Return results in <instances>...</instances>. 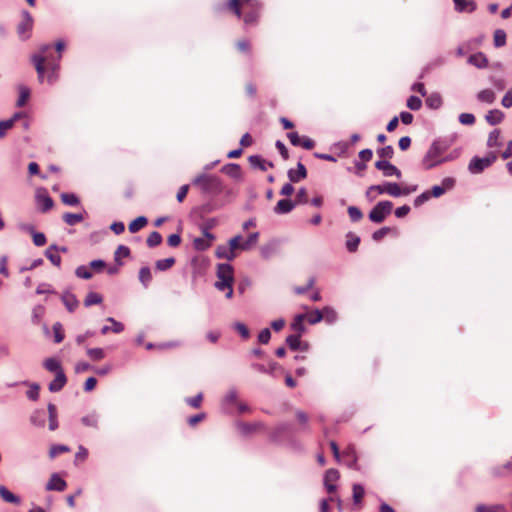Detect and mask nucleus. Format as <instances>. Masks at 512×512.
I'll return each instance as SVG.
<instances>
[{"mask_svg":"<svg viewBox=\"0 0 512 512\" xmlns=\"http://www.w3.org/2000/svg\"><path fill=\"white\" fill-rule=\"evenodd\" d=\"M192 184L203 193L215 196L221 194L224 189L223 183L218 176L207 173L197 175L192 180Z\"/></svg>","mask_w":512,"mask_h":512,"instance_id":"nucleus-1","label":"nucleus"},{"mask_svg":"<svg viewBox=\"0 0 512 512\" xmlns=\"http://www.w3.org/2000/svg\"><path fill=\"white\" fill-rule=\"evenodd\" d=\"M447 148L448 145L446 141H434L423 159V165L425 166V168L431 169L436 165L446 161V156L444 155V153L447 150Z\"/></svg>","mask_w":512,"mask_h":512,"instance_id":"nucleus-2","label":"nucleus"},{"mask_svg":"<svg viewBox=\"0 0 512 512\" xmlns=\"http://www.w3.org/2000/svg\"><path fill=\"white\" fill-rule=\"evenodd\" d=\"M393 203L388 200L378 202L369 212V220L374 223H382L385 218L392 212Z\"/></svg>","mask_w":512,"mask_h":512,"instance_id":"nucleus-3","label":"nucleus"},{"mask_svg":"<svg viewBox=\"0 0 512 512\" xmlns=\"http://www.w3.org/2000/svg\"><path fill=\"white\" fill-rule=\"evenodd\" d=\"M497 159V155L495 152L488 153L487 156L480 158V157H473L469 163V171L473 174H479L484 169L491 166Z\"/></svg>","mask_w":512,"mask_h":512,"instance_id":"nucleus-4","label":"nucleus"},{"mask_svg":"<svg viewBox=\"0 0 512 512\" xmlns=\"http://www.w3.org/2000/svg\"><path fill=\"white\" fill-rule=\"evenodd\" d=\"M21 16L22 20L17 25V33L22 40H27L33 27V17L27 10H23Z\"/></svg>","mask_w":512,"mask_h":512,"instance_id":"nucleus-5","label":"nucleus"},{"mask_svg":"<svg viewBox=\"0 0 512 512\" xmlns=\"http://www.w3.org/2000/svg\"><path fill=\"white\" fill-rule=\"evenodd\" d=\"M376 191L378 194L387 193L393 197L400 196V186L395 182H386L382 185H371L366 191V197H369V192Z\"/></svg>","mask_w":512,"mask_h":512,"instance_id":"nucleus-6","label":"nucleus"},{"mask_svg":"<svg viewBox=\"0 0 512 512\" xmlns=\"http://www.w3.org/2000/svg\"><path fill=\"white\" fill-rule=\"evenodd\" d=\"M35 201H36L38 209L42 213L48 212L54 206V201L49 196V194L45 188L37 189L36 194H35Z\"/></svg>","mask_w":512,"mask_h":512,"instance_id":"nucleus-7","label":"nucleus"},{"mask_svg":"<svg viewBox=\"0 0 512 512\" xmlns=\"http://www.w3.org/2000/svg\"><path fill=\"white\" fill-rule=\"evenodd\" d=\"M47 59L48 56L45 55H32L31 62L34 64L35 70L37 72L38 81L43 83L45 80V74L47 72Z\"/></svg>","mask_w":512,"mask_h":512,"instance_id":"nucleus-8","label":"nucleus"},{"mask_svg":"<svg viewBox=\"0 0 512 512\" xmlns=\"http://www.w3.org/2000/svg\"><path fill=\"white\" fill-rule=\"evenodd\" d=\"M375 168L381 170L385 177L396 176L401 178V171L388 160H378L375 162Z\"/></svg>","mask_w":512,"mask_h":512,"instance_id":"nucleus-9","label":"nucleus"},{"mask_svg":"<svg viewBox=\"0 0 512 512\" xmlns=\"http://www.w3.org/2000/svg\"><path fill=\"white\" fill-rule=\"evenodd\" d=\"M233 267L229 263H220L217 265L216 275L218 280L222 282L234 283Z\"/></svg>","mask_w":512,"mask_h":512,"instance_id":"nucleus-10","label":"nucleus"},{"mask_svg":"<svg viewBox=\"0 0 512 512\" xmlns=\"http://www.w3.org/2000/svg\"><path fill=\"white\" fill-rule=\"evenodd\" d=\"M340 477L338 470L334 468H330L325 472L324 475V486L326 487L329 493H333L336 491L337 486L334 484Z\"/></svg>","mask_w":512,"mask_h":512,"instance_id":"nucleus-11","label":"nucleus"},{"mask_svg":"<svg viewBox=\"0 0 512 512\" xmlns=\"http://www.w3.org/2000/svg\"><path fill=\"white\" fill-rule=\"evenodd\" d=\"M67 483L57 473H53L47 482L45 489L47 491H59L62 492L66 489Z\"/></svg>","mask_w":512,"mask_h":512,"instance_id":"nucleus-12","label":"nucleus"},{"mask_svg":"<svg viewBox=\"0 0 512 512\" xmlns=\"http://www.w3.org/2000/svg\"><path fill=\"white\" fill-rule=\"evenodd\" d=\"M287 176L292 183H298L307 177V169L303 163L298 162L297 169H289Z\"/></svg>","mask_w":512,"mask_h":512,"instance_id":"nucleus-13","label":"nucleus"},{"mask_svg":"<svg viewBox=\"0 0 512 512\" xmlns=\"http://www.w3.org/2000/svg\"><path fill=\"white\" fill-rule=\"evenodd\" d=\"M67 383V377L64 371H60L55 375V378L49 383L48 389L52 393L59 392Z\"/></svg>","mask_w":512,"mask_h":512,"instance_id":"nucleus-14","label":"nucleus"},{"mask_svg":"<svg viewBox=\"0 0 512 512\" xmlns=\"http://www.w3.org/2000/svg\"><path fill=\"white\" fill-rule=\"evenodd\" d=\"M455 10L460 13H472L476 10V3L473 0H453Z\"/></svg>","mask_w":512,"mask_h":512,"instance_id":"nucleus-15","label":"nucleus"},{"mask_svg":"<svg viewBox=\"0 0 512 512\" xmlns=\"http://www.w3.org/2000/svg\"><path fill=\"white\" fill-rule=\"evenodd\" d=\"M296 207V203L290 199H281L277 202L274 207V212L276 214H287L290 213Z\"/></svg>","mask_w":512,"mask_h":512,"instance_id":"nucleus-16","label":"nucleus"},{"mask_svg":"<svg viewBox=\"0 0 512 512\" xmlns=\"http://www.w3.org/2000/svg\"><path fill=\"white\" fill-rule=\"evenodd\" d=\"M58 249V245L52 244L45 250L44 253L47 259L56 267H60L61 265V257L57 254Z\"/></svg>","mask_w":512,"mask_h":512,"instance_id":"nucleus-17","label":"nucleus"},{"mask_svg":"<svg viewBox=\"0 0 512 512\" xmlns=\"http://www.w3.org/2000/svg\"><path fill=\"white\" fill-rule=\"evenodd\" d=\"M58 68H59V65H58L57 61H51L50 57L48 56L46 80H47V82L50 85L54 84L57 81V78H58L57 70H58Z\"/></svg>","mask_w":512,"mask_h":512,"instance_id":"nucleus-18","label":"nucleus"},{"mask_svg":"<svg viewBox=\"0 0 512 512\" xmlns=\"http://www.w3.org/2000/svg\"><path fill=\"white\" fill-rule=\"evenodd\" d=\"M221 171L233 179H241V167L236 163H228L221 168Z\"/></svg>","mask_w":512,"mask_h":512,"instance_id":"nucleus-19","label":"nucleus"},{"mask_svg":"<svg viewBox=\"0 0 512 512\" xmlns=\"http://www.w3.org/2000/svg\"><path fill=\"white\" fill-rule=\"evenodd\" d=\"M61 299L69 312H73L79 305V301L73 293L65 292Z\"/></svg>","mask_w":512,"mask_h":512,"instance_id":"nucleus-20","label":"nucleus"},{"mask_svg":"<svg viewBox=\"0 0 512 512\" xmlns=\"http://www.w3.org/2000/svg\"><path fill=\"white\" fill-rule=\"evenodd\" d=\"M468 62L477 68H486L488 66V59L482 52L471 55Z\"/></svg>","mask_w":512,"mask_h":512,"instance_id":"nucleus-21","label":"nucleus"},{"mask_svg":"<svg viewBox=\"0 0 512 512\" xmlns=\"http://www.w3.org/2000/svg\"><path fill=\"white\" fill-rule=\"evenodd\" d=\"M306 318V314H298L294 317L291 323V329L296 332L298 335H303L306 331V327L304 325V320Z\"/></svg>","mask_w":512,"mask_h":512,"instance_id":"nucleus-22","label":"nucleus"},{"mask_svg":"<svg viewBox=\"0 0 512 512\" xmlns=\"http://www.w3.org/2000/svg\"><path fill=\"white\" fill-rule=\"evenodd\" d=\"M360 244V237L352 232L346 234V248L349 252L354 253L357 251Z\"/></svg>","mask_w":512,"mask_h":512,"instance_id":"nucleus-23","label":"nucleus"},{"mask_svg":"<svg viewBox=\"0 0 512 512\" xmlns=\"http://www.w3.org/2000/svg\"><path fill=\"white\" fill-rule=\"evenodd\" d=\"M0 496L1 498L8 503L19 505L21 503V499L10 492L5 486L0 485Z\"/></svg>","mask_w":512,"mask_h":512,"instance_id":"nucleus-24","label":"nucleus"},{"mask_svg":"<svg viewBox=\"0 0 512 512\" xmlns=\"http://www.w3.org/2000/svg\"><path fill=\"white\" fill-rule=\"evenodd\" d=\"M30 422L37 427H44L46 422V413L43 409L35 410L30 416Z\"/></svg>","mask_w":512,"mask_h":512,"instance_id":"nucleus-25","label":"nucleus"},{"mask_svg":"<svg viewBox=\"0 0 512 512\" xmlns=\"http://www.w3.org/2000/svg\"><path fill=\"white\" fill-rule=\"evenodd\" d=\"M215 255L219 259H226L228 261H232L236 257L235 252H233L230 247L224 245H220L216 248Z\"/></svg>","mask_w":512,"mask_h":512,"instance_id":"nucleus-26","label":"nucleus"},{"mask_svg":"<svg viewBox=\"0 0 512 512\" xmlns=\"http://www.w3.org/2000/svg\"><path fill=\"white\" fill-rule=\"evenodd\" d=\"M240 432L243 435H248L252 432H255L260 429H264V424L262 422L256 423H240L238 425Z\"/></svg>","mask_w":512,"mask_h":512,"instance_id":"nucleus-27","label":"nucleus"},{"mask_svg":"<svg viewBox=\"0 0 512 512\" xmlns=\"http://www.w3.org/2000/svg\"><path fill=\"white\" fill-rule=\"evenodd\" d=\"M485 119L490 125H497L503 121L504 113L498 109L490 110L485 115Z\"/></svg>","mask_w":512,"mask_h":512,"instance_id":"nucleus-28","label":"nucleus"},{"mask_svg":"<svg viewBox=\"0 0 512 512\" xmlns=\"http://www.w3.org/2000/svg\"><path fill=\"white\" fill-rule=\"evenodd\" d=\"M48 416H49V429L51 431H55L58 428V420H57V409L53 403H49L47 406Z\"/></svg>","mask_w":512,"mask_h":512,"instance_id":"nucleus-29","label":"nucleus"},{"mask_svg":"<svg viewBox=\"0 0 512 512\" xmlns=\"http://www.w3.org/2000/svg\"><path fill=\"white\" fill-rule=\"evenodd\" d=\"M43 366L49 372H54L56 374L60 371H64L61 366L60 361L57 360L56 358H52V357L45 359L43 362Z\"/></svg>","mask_w":512,"mask_h":512,"instance_id":"nucleus-30","label":"nucleus"},{"mask_svg":"<svg viewBox=\"0 0 512 512\" xmlns=\"http://www.w3.org/2000/svg\"><path fill=\"white\" fill-rule=\"evenodd\" d=\"M475 512H506V508L502 504H494V505L478 504L475 507Z\"/></svg>","mask_w":512,"mask_h":512,"instance_id":"nucleus-31","label":"nucleus"},{"mask_svg":"<svg viewBox=\"0 0 512 512\" xmlns=\"http://www.w3.org/2000/svg\"><path fill=\"white\" fill-rule=\"evenodd\" d=\"M321 314L323 316V320L327 322L328 324H333L336 322L338 315L334 308L330 306H325L321 310Z\"/></svg>","mask_w":512,"mask_h":512,"instance_id":"nucleus-32","label":"nucleus"},{"mask_svg":"<svg viewBox=\"0 0 512 512\" xmlns=\"http://www.w3.org/2000/svg\"><path fill=\"white\" fill-rule=\"evenodd\" d=\"M290 424L288 423H279L274 430L271 432L270 438L272 441H277L281 435L290 431Z\"/></svg>","mask_w":512,"mask_h":512,"instance_id":"nucleus-33","label":"nucleus"},{"mask_svg":"<svg viewBox=\"0 0 512 512\" xmlns=\"http://www.w3.org/2000/svg\"><path fill=\"white\" fill-rule=\"evenodd\" d=\"M139 281L147 288L152 281V273L148 266L142 267L139 270Z\"/></svg>","mask_w":512,"mask_h":512,"instance_id":"nucleus-34","label":"nucleus"},{"mask_svg":"<svg viewBox=\"0 0 512 512\" xmlns=\"http://www.w3.org/2000/svg\"><path fill=\"white\" fill-rule=\"evenodd\" d=\"M248 162L252 168H258L261 171H266V160H264L260 155H251L248 158Z\"/></svg>","mask_w":512,"mask_h":512,"instance_id":"nucleus-35","label":"nucleus"},{"mask_svg":"<svg viewBox=\"0 0 512 512\" xmlns=\"http://www.w3.org/2000/svg\"><path fill=\"white\" fill-rule=\"evenodd\" d=\"M301 337L302 335L298 334H291L286 337V344L292 351H296L301 348Z\"/></svg>","mask_w":512,"mask_h":512,"instance_id":"nucleus-36","label":"nucleus"},{"mask_svg":"<svg viewBox=\"0 0 512 512\" xmlns=\"http://www.w3.org/2000/svg\"><path fill=\"white\" fill-rule=\"evenodd\" d=\"M147 224V218L145 216H139L134 219L128 226L131 233H136Z\"/></svg>","mask_w":512,"mask_h":512,"instance_id":"nucleus-37","label":"nucleus"},{"mask_svg":"<svg viewBox=\"0 0 512 512\" xmlns=\"http://www.w3.org/2000/svg\"><path fill=\"white\" fill-rule=\"evenodd\" d=\"M62 218H63L64 222L70 226H74L84 219L83 214H81V213H69V212L65 213Z\"/></svg>","mask_w":512,"mask_h":512,"instance_id":"nucleus-38","label":"nucleus"},{"mask_svg":"<svg viewBox=\"0 0 512 512\" xmlns=\"http://www.w3.org/2000/svg\"><path fill=\"white\" fill-rule=\"evenodd\" d=\"M102 301H103V297L99 293L90 292L85 297L84 305H85V307H90L92 305L100 304V303H102Z\"/></svg>","mask_w":512,"mask_h":512,"instance_id":"nucleus-39","label":"nucleus"},{"mask_svg":"<svg viewBox=\"0 0 512 512\" xmlns=\"http://www.w3.org/2000/svg\"><path fill=\"white\" fill-rule=\"evenodd\" d=\"M176 260L174 257H168L165 259L157 260L155 263V267L159 271L169 270L174 264Z\"/></svg>","mask_w":512,"mask_h":512,"instance_id":"nucleus-40","label":"nucleus"},{"mask_svg":"<svg viewBox=\"0 0 512 512\" xmlns=\"http://www.w3.org/2000/svg\"><path fill=\"white\" fill-rule=\"evenodd\" d=\"M447 189H448V178H444L442 180L441 186L435 185L431 188V190H429V192H430L431 197L437 198V197L442 196L446 192Z\"/></svg>","mask_w":512,"mask_h":512,"instance_id":"nucleus-41","label":"nucleus"},{"mask_svg":"<svg viewBox=\"0 0 512 512\" xmlns=\"http://www.w3.org/2000/svg\"><path fill=\"white\" fill-rule=\"evenodd\" d=\"M352 492H353L352 497H353L354 504L355 505L360 504L364 497V494H365V490H364L363 486L360 484H357V483L353 484Z\"/></svg>","mask_w":512,"mask_h":512,"instance_id":"nucleus-42","label":"nucleus"},{"mask_svg":"<svg viewBox=\"0 0 512 512\" xmlns=\"http://www.w3.org/2000/svg\"><path fill=\"white\" fill-rule=\"evenodd\" d=\"M130 255V249L129 247L125 245H119L114 253V261L119 265L122 266L123 262L120 260V257H128Z\"/></svg>","mask_w":512,"mask_h":512,"instance_id":"nucleus-43","label":"nucleus"},{"mask_svg":"<svg viewBox=\"0 0 512 512\" xmlns=\"http://www.w3.org/2000/svg\"><path fill=\"white\" fill-rule=\"evenodd\" d=\"M477 98L481 102L491 104L495 100V93L491 89H485L478 93Z\"/></svg>","mask_w":512,"mask_h":512,"instance_id":"nucleus-44","label":"nucleus"},{"mask_svg":"<svg viewBox=\"0 0 512 512\" xmlns=\"http://www.w3.org/2000/svg\"><path fill=\"white\" fill-rule=\"evenodd\" d=\"M258 238H259V233L258 232L251 233L247 237V239L244 242H242L241 250L242 251L249 250L252 246H254L258 242Z\"/></svg>","mask_w":512,"mask_h":512,"instance_id":"nucleus-45","label":"nucleus"},{"mask_svg":"<svg viewBox=\"0 0 512 512\" xmlns=\"http://www.w3.org/2000/svg\"><path fill=\"white\" fill-rule=\"evenodd\" d=\"M377 155L381 158L380 160L392 159L394 156V148L391 145L377 149Z\"/></svg>","mask_w":512,"mask_h":512,"instance_id":"nucleus-46","label":"nucleus"},{"mask_svg":"<svg viewBox=\"0 0 512 512\" xmlns=\"http://www.w3.org/2000/svg\"><path fill=\"white\" fill-rule=\"evenodd\" d=\"M61 200L65 205L69 206H77L80 203L78 196L74 193H62Z\"/></svg>","mask_w":512,"mask_h":512,"instance_id":"nucleus-47","label":"nucleus"},{"mask_svg":"<svg viewBox=\"0 0 512 512\" xmlns=\"http://www.w3.org/2000/svg\"><path fill=\"white\" fill-rule=\"evenodd\" d=\"M499 138H500V130L494 129L493 131L490 132V134L488 136L487 146L490 148L499 147L501 145V143L499 142Z\"/></svg>","mask_w":512,"mask_h":512,"instance_id":"nucleus-48","label":"nucleus"},{"mask_svg":"<svg viewBox=\"0 0 512 512\" xmlns=\"http://www.w3.org/2000/svg\"><path fill=\"white\" fill-rule=\"evenodd\" d=\"M146 243L149 247L153 248L162 243V236L159 232L153 231L147 237Z\"/></svg>","mask_w":512,"mask_h":512,"instance_id":"nucleus-49","label":"nucleus"},{"mask_svg":"<svg viewBox=\"0 0 512 512\" xmlns=\"http://www.w3.org/2000/svg\"><path fill=\"white\" fill-rule=\"evenodd\" d=\"M232 328L240 334V336L243 338V339H248L250 337V331L248 329V327L242 323V322H235L233 323L232 325Z\"/></svg>","mask_w":512,"mask_h":512,"instance_id":"nucleus-50","label":"nucleus"},{"mask_svg":"<svg viewBox=\"0 0 512 512\" xmlns=\"http://www.w3.org/2000/svg\"><path fill=\"white\" fill-rule=\"evenodd\" d=\"M310 325H315L323 320V316L321 314L320 309H315L309 314H306L305 318Z\"/></svg>","mask_w":512,"mask_h":512,"instance_id":"nucleus-51","label":"nucleus"},{"mask_svg":"<svg viewBox=\"0 0 512 512\" xmlns=\"http://www.w3.org/2000/svg\"><path fill=\"white\" fill-rule=\"evenodd\" d=\"M19 90H20V94H19V98L16 102V106L22 107L26 104L27 100L29 99L30 90H29V88H27L25 86H21L19 88Z\"/></svg>","mask_w":512,"mask_h":512,"instance_id":"nucleus-52","label":"nucleus"},{"mask_svg":"<svg viewBox=\"0 0 512 512\" xmlns=\"http://www.w3.org/2000/svg\"><path fill=\"white\" fill-rule=\"evenodd\" d=\"M426 105L431 109H438L442 105V99L438 94H431L426 99Z\"/></svg>","mask_w":512,"mask_h":512,"instance_id":"nucleus-53","label":"nucleus"},{"mask_svg":"<svg viewBox=\"0 0 512 512\" xmlns=\"http://www.w3.org/2000/svg\"><path fill=\"white\" fill-rule=\"evenodd\" d=\"M87 355L93 361H99V360H102L105 357V353H104V350L102 348H89V349H87Z\"/></svg>","mask_w":512,"mask_h":512,"instance_id":"nucleus-54","label":"nucleus"},{"mask_svg":"<svg viewBox=\"0 0 512 512\" xmlns=\"http://www.w3.org/2000/svg\"><path fill=\"white\" fill-rule=\"evenodd\" d=\"M54 341L55 343H61L64 340L63 326L60 322L53 324Z\"/></svg>","mask_w":512,"mask_h":512,"instance_id":"nucleus-55","label":"nucleus"},{"mask_svg":"<svg viewBox=\"0 0 512 512\" xmlns=\"http://www.w3.org/2000/svg\"><path fill=\"white\" fill-rule=\"evenodd\" d=\"M75 275L78 277V278H82V279H85V280H89L92 278V273L91 271L88 269L87 266L85 265H80L76 268L75 270Z\"/></svg>","mask_w":512,"mask_h":512,"instance_id":"nucleus-56","label":"nucleus"},{"mask_svg":"<svg viewBox=\"0 0 512 512\" xmlns=\"http://www.w3.org/2000/svg\"><path fill=\"white\" fill-rule=\"evenodd\" d=\"M347 211L352 222H358L363 217L362 211L356 206H349Z\"/></svg>","mask_w":512,"mask_h":512,"instance_id":"nucleus-57","label":"nucleus"},{"mask_svg":"<svg viewBox=\"0 0 512 512\" xmlns=\"http://www.w3.org/2000/svg\"><path fill=\"white\" fill-rule=\"evenodd\" d=\"M407 107L411 110H414V111H417L421 108L422 106V101L419 97L417 96H414V95H411L408 99H407V103H406Z\"/></svg>","mask_w":512,"mask_h":512,"instance_id":"nucleus-58","label":"nucleus"},{"mask_svg":"<svg viewBox=\"0 0 512 512\" xmlns=\"http://www.w3.org/2000/svg\"><path fill=\"white\" fill-rule=\"evenodd\" d=\"M193 246L197 251H205L211 246V243L205 238H195Z\"/></svg>","mask_w":512,"mask_h":512,"instance_id":"nucleus-59","label":"nucleus"},{"mask_svg":"<svg viewBox=\"0 0 512 512\" xmlns=\"http://www.w3.org/2000/svg\"><path fill=\"white\" fill-rule=\"evenodd\" d=\"M506 43V33L503 30H496L494 32V45L502 47Z\"/></svg>","mask_w":512,"mask_h":512,"instance_id":"nucleus-60","label":"nucleus"},{"mask_svg":"<svg viewBox=\"0 0 512 512\" xmlns=\"http://www.w3.org/2000/svg\"><path fill=\"white\" fill-rule=\"evenodd\" d=\"M82 423L87 427L97 428L98 425V417L96 414H90L82 417Z\"/></svg>","mask_w":512,"mask_h":512,"instance_id":"nucleus-61","label":"nucleus"},{"mask_svg":"<svg viewBox=\"0 0 512 512\" xmlns=\"http://www.w3.org/2000/svg\"><path fill=\"white\" fill-rule=\"evenodd\" d=\"M308 202L307 189L305 187H301L296 194V199L294 203L296 205L306 204Z\"/></svg>","mask_w":512,"mask_h":512,"instance_id":"nucleus-62","label":"nucleus"},{"mask_svg":"<svg viewBox=\"0 0 512 512\" xmlns=\"http://www.w3.org/2000/svg\"><path fill=\"white\" fill-rule=\"evenodd\" d=\"M39 390H40L39 384H37V383L31 384L29 390L26 392L28 399H30L32 401L38 400Z\"/></svg>","mask_w":512,"mask_h":512,"instance_id":"nucleus-63","label":"nucleus"},{"mask_svg":"<svg viewBox=\"0 0 512 512\" xmlns=\"http://www.w3.org/2000/svg\"><path fill=\"white\" fill-rule=\"evenodd\" d=\"M390 231V227L384 226L373 232L372 239L376 242L381 241Z\"/></svg>","mask_w":512,"mask_h":512,"instance_id":"nucleus-64","label":"nucleus"}]
</instances>
